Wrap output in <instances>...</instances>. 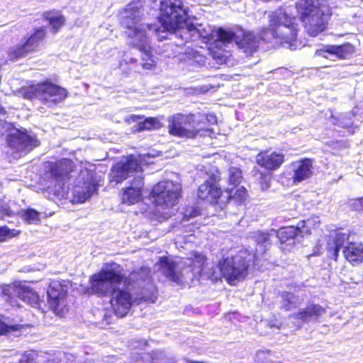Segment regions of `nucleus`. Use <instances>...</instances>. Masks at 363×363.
<instances>
[{
	"label": "nucleus",
	"instance_id": "42",
	"mask_svg": "<svg viewBox=\"0 0 363 363\" xmlns=\"http://www.w3.org/2000/svg\"><path fill=\"white\" fill-rule=\"evenodd\" d=\"M328 54H330L328 51V46L323 49L318 50L315 52V56L321 57L324 58H329Z\"/></svg>",
	"mask_w": 363,
	"mask_h": 363
},
{
	"label": "nucleus",
	"instance_id": "23",
	"mask_svg": "<svg viewBox=\"0 0 363 363\" xmlns=\"http://www.w3.org/2000/svg\"><path fill=\"white\" fill-rule=\"evenodd\" d=\"M48 302L51 310L56 314H60L63 312L62 306L64 303L66 292L61 287L56 288L50 286L47 291Z\"/></svg>",
	"mask_w": 363,
	"mask_h": 363
},
{
	"label": "nucleus",
	"instance_id": "21",
	"mask_svg": "<svg viewBox=\"0 0 363 363\" xmlns=\"http://www.w3.org/2000/svg\"><path fill=\"white\" fill-rule=\"evenodd\" d=\"M312 161L305 159L301 161H296L291 164L293 172V182L294 184L301 182L312 175Z\"/></svg>",
	"mask_w": 363,
	"mask_h": 363
},
{
	"label": "nucleus",
	"instance_id": "12",
	"mask_svg": "<svg viewBox=\"0 0 363 363\" xmlns=\"http://www.w3.org/2000/svg\"><path fill=\"white\" fill-rule=\"evenodd\" d=\"M142 172L143 168L140 161L135 155H130L111 167L108 182L111 184L117 185L123 183L133 173Z\"/></svg>",
	"mask_w": 363,
	"mask_h": 363
},
{
	"label": "nucleus",
	"instance_id": "44",
	"mask_svg": "<svg viewBox=\"0 0 363 363\" xmlns=\"http://www.w3.org/2000/svg\"><path fill=\"white\" fill-rule=\"evenodd\" d=\"M357 201L359 206V208L356 207L357 210H363V198L359 199Z\"/></svg>",
	"mask_w": 363,
	"mask_h": 363
},
{
	"label": "nucleus",
	"instance_id": "36",
	"mask_svg": "<svg viewBox=\"0 0 363 363\" xmlns=\"http://www.w3.org/2000/svg\"><path fill=\"white\" fill-rule=\"evenodd\" d=\"M145 203L147 206H157L159 205V186H153L150 194L145 196Z\"/></svg>",
	"mask_w": 363,
	"mask_h": 363
},
{
	"label": "nucleus",
	"instance_id": "43",
	"mask_svg": "<svg viewBox=\"0 0 363 363\" xmlns=\"http://www.w3.org/2000/svg\"><path fill=\"white\" fill-rule=\"evenodd\" d=\"M199 213V211L196 210V209H191V211L188 213L187 211L184 214V217L185 218H187V219H189V218H193V217H195L196 216H198Z\"/></svg>",
	"mask_w": 363,
	"mask_h": 363
},
{
	"label": "nucleus",
	"instance_id": "32",
	"mask_svg": "<svg viewBox=\"0 0 363 363\" xmlns=\"http://www.w3.org/2000/svg\"><path fill=\"white\" fill-rule=\"evenodd\" d=\"M22 97L25 99L33 100L37 98L41 99L40 91V82L30 84L21 89Z\"/></svg>",
	"mask_w": 363,
	"mask_h": 363
},
{
	"label": "nucleus",
	"instance_id": "8",
	"mask_svg": "<svg viewBox=\"0 0 363 363\" xmlns=\"http://www.w3.org/2000/svg\"><path fill=\"white\" fill-rule=\"evenodd\" d=\"M245 254V252L227 257L219 263L220 274L231 285L243 280L247 274L250 259L243 256Z\"/></svg>",
	"mask_w": 363,
	"mask_h": 363
},
{
	"label": "nucleus",
	"instance_id": "24",
	"mask_svg": "<svg viewBox=\"0 0 363 363\" xmlns=\"http://www.w3.org/2000/svg\"><path fill=\"white\" fill-rule=\"evenodd\" d=\"M43 19L48 23L51 33H57L66 23V18L55 9L45 11L42 13Z\"/></svg>",
	"mask_w": 363,
	"mask_h": 363
},
{
	"label": "nucleus",
	"instance_id": "18",
	"mask_svg": "<svg viewBox=\"0 0 363 363\" xmlns=\"http://www.w3.org/2000/svg\"><path fill=\"white\" fill-rule=\"evenodd\" d=\"M197 195L200 199L206 200L212 204L218 203V200L220 198L222 192L218 186L215 176L211 177L208 180L205 181L199 186Z\"/></svg>",
	"mask_w": 363,
	"mask_h": 363
},
{
	"label": "nucleus",
	"instance_id": "30",
	"mask_svg": "<svg viewBox=\"0 0 363 363\" xmlns=\"http://www.w3.org/2000/svg\"><path fill=\"white\" fill-rule=\"evenodd\" d=\"M320 225V220L318 216H312L306 220L298 222L297 226L301 234H310L312 229L318 228Z\"/></svg>",
	"mask_w": 363,
	"mask_h": 363
},
{
	"label": "nucleus",
	"instance_id": "27",
	"mask_svg": "<svg viewBox=\"0 0 363 363\" xmlns=\"http://www.w3.org/2000/svg\"><path fill=\"white\" fill-rule=\"evenodd\" d=\"M273 234L278 238L281 243L294 244V240L299 233L298 226H288L283 228L279 231L273 230Z\"/></svg>",
	"mask_w": 363,
	"mask_h": 363
},
{
	"label": "nucleus",
	"instance_id": "7",
	"mask_svg": "<svg viewBox=\"0 0 363 363\" xmlns=\"http://www.w3.org/2000/svg\"><path fill=\"white\" fill-rule=\"evenodd\" d=\"M46 36L45 26L35 28L32 33L25 38L23 43L18 44L8 51L9 59L11 61H16L38 52L40 43Z\"/></svg>",
	"mask_w": 363,
	"mask_h": 363
},
{
	"label": "nucleus",
	"instance_id": "35",
	"mask_svg": "<svg viewBox=\"0 0 363 363\" xmlns=\"http://www.w3.org/2000/svg\"><path fill=\"white\" fill-rule=\"evenodd\" d=\"M242 179V172L240 169L232 167L228 170V182L235 186L240 184Z\"/></svg>",
	"mask_w": 363,
	"mask_h": 363
},
{
	"label": "nucleus",
	"instance_id": "22",
	"mask_svg": "<svg viewBox=\"0 0 363 363\" xmlns=\"http://www.w3.org/2000/svg\"><path fill=\"white\" fill-rule=\"evenodd\" d=\"M284 156L281 153L263 152L256 157L257 163L267 169H278L284 162Z\"/></svg>",
	"mask_w": 363,
	"mask_h": 363
},
{
	"label": "nucleus",
	"instance_id": "5",
	"mask_svg": "<svg viewBox=\"0 0 363 363\" xmlns=\"http://www.w3.org/2000/svg\"><path fill=\"white\" fill-rule=\"evenodd\" d=\"M340 248L345 259L352 264H357L363 261V245L359 242H349V235L345 233H335L328 240V256L337 260Z\"/></svg>",
	"mask_w": 363,
	"mask_h": 363
},
{
	"label": "nucleus",
	"instance_id": "48",
	"mask_svg": "<svg viewBox=\"0 0 363 363\" xmlns=\"http://www.w3.org/2000/svg\"><path fill=\"white\" fill-rule=\"evenodd\" d=\"M6 214L7 216H13L14 215V213H13L11 211H6Z\"/></svg>",
	"mask_w": 363,
	"mask_h": 363
},
{
	"label": "nucleus",
	"instance_id": "25",
	"mask_svg": "<svg viewBox=\"0 0 363 363\" xmlns=\"http://www.w3.org/2000/svg\"><path fill=\"white\" fill-rule=\"evenodd\" d=\"M121 275L123 277L121 284L123 283L126 286H130L133 284H140L144 281L148 277V272L143 268L138 269L130 272L128 276L123 273V267L121 268Z\"/></svg>",
	"mask_w": 363,
	"mask_h": 363
},
{
	"label": "nucleus",
	"instance_id": "19",
	"mask_svg": "<svg viewBox=\"0 0 363 363\" xmlns=\"http://www.w3.org/2000/svg\"><path fill=\"white\" fill-rule=\"evenodd\" d=\"M99 184L92 176L84 179L74 190L73 198L77 203H84L98 191Z\"/></svg>",
	"mask_w": 363,
	"mask_h": 363
},
{
	"label": "nucleus",
	"instance_id": "3",
	"mask_svg": "<svg viewBox=\"0 0 363 363\" xmlns=\"http://www.w3.org/2000/svg\"><path fill=\"white\" fill-rule=\"evenodd\" d=\"M143 8L142 0H133L128 3L124 11L130 15L123 18L121 21V26L128 32H125L127 38L130 39L128 45L130 47L138 49L142 52L143 67L150 69L156 67V61L152 55V48L150 44L146 31L137 26V18Z\"/></svg>",
	"mask_w": 363,
	"mask_h": 363
},
{
	"label": "nucleus",
	"instance_id": "9",
	"mask_svg": "<svg viewBox=\"0 0 363 363\" xmlns=\"http://www.w3.org/2000/svg\"><path fill=\"white\" fill-rule=\"evenodd\" d=\"M202 120L195 114L177 113L169 119V133L179 137L194 138L202 130Z\"/></svg>",
	"mask_w": 363,
	"mask_h": 363
},
{
	"label": "nucleus",
	"instance_id": "17",
	"mask_svg": "<svg viewBox=\"0 0 363 363\" xmlns=\"http://www.w3.org/2000/svg\"><path fill=\"white\" fill-rule=\"evenodd\" d=\"M40 91L41 99L44 102L48 101L49 99L52 98H53L52 101L55 103L61 102L64 101L68 95V92L65 88L54 84L48 79L40 82Z\"/></svg>",
	"mask_w": 363,
	"mask_h": 363
},
{
	"label": "nucleus",
	"instance_id": "4",
	"mask_svg": "<svg viewBox=\"0 0 363 363\" xmlns=\"http://www.w3.org/2000/svg\"><path fill=\"white\" fill-rule=\"evenodd\" d=\"M291 8H288V11L279 8L271 13L269 16V27L263 28V41L271 42L274 39L280 43H289L291 47V42L297 36L298 25L295 23L296 18L291 17Z\"/></svg>",
	"mask_w": 363,
	"mask_h": 363
},
{
	"label": "nucleus",
	"instance_id": "31",
	"mask_svg": "<svg viewBox=\"0 0 363 363\" xmlns=\"http://www.w3.org/2000/svg\"><path fill=\"white\" fill-rule=\"evenodd\" d=\"M228 201H234L236 203H242L247 197V191L243 186L237 189H231L227 191V196H225Z\"/></svg>",
	"mask_w": 363,
	"mask_h": 363
},
{
	"label": "nucleus",
	"instance_id": "11",
	"mask_svg": "<svg viewBox=\"0 0 363 363\" xmlns=\"http://www.w3.org/2000/svg\"><path fill=\"white\" fill-rule=\"evenodd\" d=\"M262 33L263 30L258 37L252 32L245 33L242 39L239 41L235 39L236 36L234 33L223 28H218L215 30V33L213 35L218 40L223 43H230L232 40H235L238 48L241 49L246 55L250 56L257 50L259 40H263L262 38Z\"/></svg>",
	"mask_w": 363,
	"mask_h": 363
},
{
	"label": "nucleus",
	"instance_id": "6",
	"mask_svg": "<svg viewBox=\"0 0 363 363\" xmlns=\"http://www.w3.org/2000/svg\"><path fill=\"white\" fill-rule=\"evenodd\" d=\"M110 265L111 268L102 269L90 276L89 286L87 289L89 293L101 298L106 297L115 289L113 288L114 285L121 284V265L113 262Z\"/></svg>",
	"mask_w": 363,
	"mask_h": 363
},
{
	"label": "nucleus",
	"instance_id": "33",
	"mask_svg": "<svg viewBox=\"0 0 363 363\" xmlns=\"http://www.w3.org/2000/svg\"><path fill=\"white\" fill-rule=\"evenodd\" d=\"M21 216L27 224L38 223L40 221L39 212L32 208H27L17 213Z\"/></svg>",
	"mask_w": 363,
	"mask_h": 363
},
{
	"label": "nucleus",
	"instance_id": "45",
	"mask_svg": "<svg viewBox=\"0 0 363 363\" xmlns=\"http://www.w3.org/2000/svg\"><path fill=\"white\" fill-rule=\"evenodd\" d=\"M214 58H216L219 63H222L223 62V57H220V54H218V55H214Z\"/></svg>",
	"mask_w": 363,
	"mask_h": 363
},
{
	"label": "nucleus",
	"instance_id": "13",
	"mask_svg": "<svg viewBox=\"0 0 363 363\" xmlns=\"http://www.w3.org/2000/svg\"><path fill=\"white\" fill-rule=\"evenodd\" d=\"M144 178L135 176L129 182L128 185L122 188L119 197L121 202L127 206H132L143 201Z\"/></svg>",
	"mask_w": 363,
	"mask_h": 363
},
{
	"label": "nucleus",
	"instance_id": "14",
	"mask_svg": "<svg viewBox=\"0 0 363 363\" xmlns=\"http://www.w3.org/2000/svg\"><path fill=\"white\" fill-rule=\"evenodd\" d=\"M133 303V299L130 292L123 289H114L111 292L110 304L118 317L125 316Z\"/></svg>",
	"mask_w": 363,
	"mask_h": 363
},
{
	"label": "nucleus",
	"instance_id": "39",
	"mask_svg": "<svg viewBox=\"0 0 363 363\" xmlns=\"http://www.w3.org/2000/svg\"><path fill=\"white\" fill-rule=\"evenodd\" d=\"M22 328V325H7L3 320L0 319V335H6L9 332H15L20 330Z\"/></svg>",
	"mask_w": 363,
	"mask_h": 363
},
{
	"label": "nucleus",
	"instance_id": "47",
	"mask_svg": "<svg viewBox=\"0 0 363 363\" xmlns=\"http://www.w3.org/2000/svg\"><path fill=\"white\" fill-rule=\"evenodd\" d=\"M18 363H32V362H30L29 359H26L25 360H20V362Z\"/></svg>",
	"mask_w": 363,
	"mask_h": 363
},
{
	"label": "nucleus",
	"instance_id": "2",
	"mask_svg": "<svg viewBox=\"0 0 363 363\" xmlns=\"http://www.w3.org/2000/svg\"><path fill=\"white\" fill-rule=\"evenodd\" d=\"M216 269L213 264L206 263L205 256L201 254L177 261L160 257V271L167 279L179 284L188 281H199L201 278L216 281L221 274Z\"/></svg>",
	"mask_w": 363,
	"mask_h": 363
},
{
	"label": "nucleus",
	"instance_id": "20",
	"mask_svg": "<svg viewBox=\"0 0 363 363\" xmlns=\"http://www.w3.org/2000/svg\"><path fill=\"white\" fill-rule=\"evenodd\" d=\"M325 313V308L320 305L310 303L306 308H301L298 312L291 315V317L303 323H308L312 320H317Z\"/></svg>",
	"mask_w": 363,
	"mask_h": 363
},
{
	"label": "nucleus",
	"instance_id": "46",
	"mask_svg": "<svg viewBox=\"0 0 363 363\" xmlns=\"http://www.w3.org/2000/svg\"><path fill=\"white\" fill-rule=\"evenodd\" d=\"M6 113V111L4 107H3L1 104H0V114L1 115H4Z\"/></svg>",
	"mask_w": 363,
	"mask_h": 363
},
{
	"label": "nucleus",
	"instance_id": "38",
	"mask_svg": "<svg viewBox=\"0 0 363 363\" xmlns=\"http://www.w3.org/2000/svg\"><path fill=\"white\" fill-rule=\"evenodd\" d=\"M18 234L14 229H9L6 225L0 227V242H5L8 238H11Z\"/></svg>",
	"mask_w": 363,
	"mask_h": 363
},
{
	"label": "nucleus",
	"instance_id": "41",
	"mask_svg": "<svg viewBox=\"0 0 363 363\" xmlns=\"http://www.w3.org/2000/svg\"><path fill=\"white\" fill-rule=\"evenodd\" d=\"M343 119H344L343 118H342L340 119H336V122L334 123V124L339 125L340 127H342V128L350 127L352 124V122L350 118L347 121H342Z\"/></svg>",
	"mask_w": 363,
	"mask_h": 363
},
{
	"label": "nucleus",
	"instance_id": "16",
	"mask_svg": "<svg viewBox=\"0 0 363 363\" xmlns=\"http://www.w3.org/2000/svg\"><path fill=\"white\" fill-rule=\"evenodd\" d=\"M46 167L55 180L63 181L69 177L74 169V164L71 160L62 158L55 162H47Z\"/></svg>",
	"mask_w": 363,
	"mask_h": 363
},
{
	"label": "nucleus",
	"instance_id": "40",
	"mask_svg": "<svg viewBox=\"0 0 363 363\" xmlns=\"http://www.w3.org/2000/svg\"><path fill=\"white\" fill-rule=\"evenodd\" d=\"M196 118H200L202 120V123H201V125L202 126V130L204 128V126L207 124H214L216 123V116L213 114H207V115H202V114H197L196 115Z\"/></svg>",
	"mask_w": 363,
	"mask_h": 363
},
{
	"label": "nucleus",
	"instance_id": "49",
	"mask_svg": "<svg viewBox=\"0 0 363 363\" xmlns=\"http://www.w3.org/2000/svg\"><path fill=\"white\" fill-rule=\"evenodd\" d=\"M170 176H171V177H174V174L172 172V173H170Z\"/></svg>",
	"mask_w": 363,
	"mask_h": 363
},
{
	"label": "nucleus",
	"instance_id": "34",
	"mask_svg": "<svg viewBox=\"0 0 363 363\" xmlns=\"http://www.w3.org/2000/svg\"><path fill=\"white\" fill-rule=\"evenodd\" d=\"M20 296L23 301L30 305H35L39 303L40 298L38 293L28 287L23 288L21 290Z\"/></svg>",
	"mask_w": 363,
	"mask_h": 363
},
{
	"label": "nucleus",
	"instance_id": "28",
	"mask_svg": "<svg viewBox=\"0 0 363 363\" xmlns=\"http://www.w3.org/2000/svg\"><path fill=\"white\" fill-rule=\"evenodd\" d=\"M328 51L331 55H335L341 60H346L352 55L354 52V47L350 43L340 45H328Z\"/></svg>",
	"mask_w": 363,
	"mask_h": 363
},
{
	"label": "nucleus",
	"instance_id": "10",
	"mask_svg": "<svg viewBox=\"0 0 363 363\" xmlns=\"http://www.w3.org/2000/svg\"><path fill=\"white\" fill-rule=\"evenodd\" d=\"M181 190L180 184L170 179L160 182V218L167 219L174 214Z\"/></svg>",
	"mask_w": 363,
	"mask_h": 363
},
{
	"label": "nucleus",
	"instance_id": "1",
	"mask_svg": "<svg viewBox=\"0 0 363 363\" xmlns=\"http://www.w3.org/2000/svg\"><path fill=\"white\" fill-rule=\"evenodd\" d=\"M212 35L208 25L198 23L188 16L182 0H160V41L168 35L184 41L208 39Z\"/></svg>",
	"mask_w": 363,
	"mask_h": 363
},
{
	"label": "nucleus",
	"instance_id": "15",
	"mask_svg": "<svg viewBox=\"0 0 363 363\" xmlns=\"http://www.w3.org/2000/svg\"><path fill=\"white\" fill-rule=\"evenodd\" d=\"M7 145L17 152L31 150L40 145V142L26 132L16 130L7 135Z\"/></svg>",
	"mask_w": 363,
	"mask_h": 363
},
{
	"label": "nucleus",
	"instance_id": "29",
	"mask_svg": "<svg viewBox=\"0 0 363 363\" xmlns=\"http://www.w3.org/2000/svg\"><path fill=\"white\" fill-rule=\"evenodd\" d=\"M279 296L281 298V307L286 311H290L298 307L303 301V298L301 299L298 296L291 292L283 291L279 294Z\"/></svg>",
	"mask_w": 363,
	"mask_h": 363
},
{
	"label": "nucleus",
	"instance_id": "26",
	"mask_svg": "<svg viewBox=\"0 0 363 363\" xmlns=\"http://www.w3.org/2000/svg\"><path fill=\"white\" fill-rule=\"evenodd\" d=\"M125 122L128 124L134 123L133 132H141L145 130H150L154 125V121L152 118H145L144 116L130 115Z\"/></svg>",
	"mask_w": 363,
	"mask_h": 363
},
{
	"label": "nucleus",
	"instance_id": "37",
	"mask_svg": "<svg viewBox=\"0 0 363 363\" xmlns=\"http://www.w3.org/2000/svg\"><path fill=\"white\" fill-rule=\"evenodd\" d=\"M272 230L270 233L257 232L255 233V238L256 242L259 245L267 244L269 242L271 237L274 236Z\"/></svg>",
	"mask_w": 363,
	"mask_h": 363
}]
</instances>
